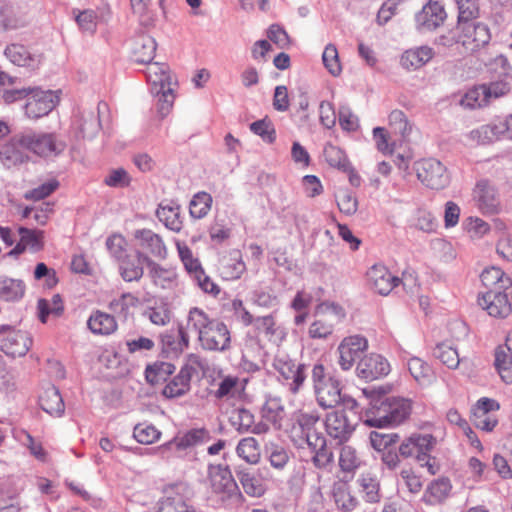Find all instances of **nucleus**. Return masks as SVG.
<instances>
[{"label": "nucleus", "mask_w": 512, "mask_h": 512, "mask_svg": "<svg viewBox=\"0 0 512 512\" xmlns=\"http://www.w3.org/2000/svg\"><path fill=\"white\" fill-rule=\"evenodd\" d=\"M363 393L370 399L371 404L364 415V423L369 427L399 425L411 414V400L387 397V390L382 386L364 388Z\"/></svg>", "instance_id": "f257e3e1"}, {"label": "nucleus", "mask_w": 512, "mask_h": 512, "mask_svg": "<svg viewBox=\"0 0 512 512\" xmlns=\"http://www.w3.org/2000/svg\"><path fill=\"white\" fill-rule=\"evenodd\" d=\"M188 328L198 334V341L204 350L225 351L230 347L231 334L228 327L198 307L191 308L187 318Z\"/></svg>", "instance_id": "f03ea898"}, {"label": "nucleus", "mask_w": 512, "mask_h": 512, "mask_svg": "<svg viewBox=\"0 0 512 512\" xmlns=\"http://www.w3.org/2000/svg\"><path fill=\"white\" fill-rule=\"evenodd\" d=\"M345 316L344 309L339 305L333 303L320 304L315 311L316 318L309 327V336L313 339L327 338Z\"/></svg>", "instance_id": "7ed1b4c3"}, {"label": "nucleus", "mask_w": 512, "mask_h": 512, "mask_svg": "<svg viewBox=\"0 0 512 512\" xmlns=\"http://www.w3.org/2000/svg\"><path fill=\"white\" fill-rule=\"evenodd\" d=\"M28 150L40 158L55 157L61 154L66 145L54 132L26 131Z\"/></svg>", "instance_id": "20e7f679"}, {"label": "nucleus", "mask_w": 512, "mask_h": 512, "mask_svg": "<svg viewBox=\"0 0 512 512\" xmlns=\"http://www.w3.org/2000/svg\"><path fill=\"white\" fill-rule=\"evenodd\" d=\"M456 31L457 42L469 52L484 48L491 40L488 26L475 20L457 23Z\"/></svg>", "instance_id": "39448f33"}, {"label": "nucleus", "mask_w": 512, "mask_h": 512, "mask_svg": "<svg viewBox=\"0 0 512 512\" xmlns=\"http://www.w3.org/2000/svg\"><path fill=\"white\" fill-rule=\"evenodd\" d=\"M24 110L30 119H39L48 115L58 104L59 96L52 90L30 88Z\"/></svg>", "instance_id": "423d86ee"}, {"label": "nucleus", "mask_w": 512, "mask_h": 512, "mask_svg": "<svg viewBox=\"0 0 512 512\" xmlns=\"http://www.w3.org/2000/svg\"><path fill=\"white\" fill-rule=\"evenodd\" d=\"M28 143L25 132L12 136L0 148V161L8 169L30 161Z\"/></svg>", "instance_id": "0eeeda50"}, {"label": "nucleus", "mask_w": 512, "mask_h": 512, "mask_svg": "<svg viewBox=\"0 0 512 512\" xmlns=\"http://www.w3.org/2000/svg\"><path fill=\"white\" fill-rule=\"evenodd\" d=\"M273 366L289 391L293 394L298 393L306 379L305 365L298 364L288 356L282 355L275 358Z\"/></svg>", "instance_id": "6e6552de"}, {"label": "nucleus", "mask_w": 512, "mask_h": 512, "mask_svg": "<svg viewBox=\"0 0 512 512\" xmlns=\"http://www.w3.org/2000/svg\"><path fill=\"white\" fill-rule=\"evenodd\" d=\"M366 282L369 289L381 296H388L402 280L392 274V272L384 265L376 263L366 271Z\"/></svg>", "instance_id": "1a4fd4ad"}, {"label": "nucleus", "mask_w": 512, "mask_h": 512, "mask_svg": "<svg viewBox=\"0 0 512 512\" xmlns=\"http://www.w3.org/2000/svg\"><path fill=\"white\" fill-rule=\"evenodd\" d=\"M418 179L431 189H442L448 184L445 166L438 160L429 158L416 163Z\"/></svg>", "instance_id": "9d476101"}, {"label": "nucleus", "mask_w": 512, "mask_h": 512, "mask_svg": "<svg viewBox=\"0 0 512 512\" xmlns=\"http://www.w3.org/2000/svg\"><path fill=\"white\" fill-rule=\"evenodd\" d=\"M366 337L355 334L344 337L338 346V364L344 371L350 370L360 355L368 349Z\"/></svg>", "instance_id": "9b49d317"}, {"label": "nucleus", "mask_w": 512, "mask_h": 512, "mask_svg": "<svg viewBox=\"0 0 512 512\" xmlns=\"http://www.w3.org/2000/svg\"><path fill=\"white\" fill-rule=\"evenodd\" d=\"M135 245L137 253L141 257L165 259L167 248L162 238L150 229H139L134 232Z\"/></svg>", "instance_id": "f8f14e48"}, {"label": "nucleus", "mask_w": 512, "mask_h": 512, "mask_svg": "<svg viewBox=\"0 0 512 512\" xmlns=\"http://www.w3.org/2000/svg\"><path fill=\"white\" fill-rule=\"evenodd\" d=\"M183 485L173 484L165 487L163 497L158 502L157 512H196L188 503Z\"/></svg>", "instance_id": "ddd939ff"}, {"label": "nucleus", "mask_w": 512, "mask_h": 512, "mask_svg": "<svg viewBox=\"0 0 512 512\" xmlns=\"http://www.w3.org/2000/svg\"><path fill=\"white\" fill-rule=\"evenodd\" d=\"M436 445V438L428 433H414L399 446V453L405 458L416 457L419 461L426 459Z\"/></svg>", "instance_id": "4468645a"}, {"label": "nucleus", "mask_w": 512, "mask_h": 512, "mask_svg": "<svg viewBox=\"0 0 512 512\" xmlns=\"http://www.w3.org/2000/svg\"><path fill=\"white\" fill-rule=\"evenodd\" d=\"M319 419V414L315 411H296L293 415L294 422L290 430L293 441L301 445L302 443H308V438H310L311 435H322L315 431V426Z\"/></svg>", "instance_id": "2eb2a0df"}, {"label": "nucleus", "mask_w": 512, "mask_h": 512, "mask_svg": "<svg viewBox=\"0 0 512 512\" xmlns=\"http://www.w3.org/2000/svg\"><path fill=\"white\" fill-rule=\"evenodd\" d=\"M477 303L494 318H506L512 311L508 295L501 291L489 290L478 296Z\"/></svg>", "instance_id": "dca6fc26"}, {"label": "nucleus", "mask_w": 512, "mask_h": 512, "mask_svg": "<svg viewBox=\"0 0 512 512\" xmlns=\"http://www.w3.org/2000/svg\"><path fill=\"white\" fill-rule=\"evenodd\" d=\"M473 197L478 209L484 215L497 214L501 203L497 189L487 180H481L476 184Z\"/></svg>", "instance_id": "f3484780"}, {"label": "nucleus", "mask_w": 512, "mask_h": 512, "mask_svg": "<svg viewBox=\"0 0 512 512\" xmlns=\"http://www.w3.org/2000/svg\"><path fill=\"white\" fill-rule=\"evenodd\" d=\"M325 431L334 440L343 443L354 431V425L349 421L345 410H335L328 413L324 420Z\"/></svg>", "instance_id": "a211bd4d"}, {"label": "nucleus", "mask_w": 512, "mask_h": 512, "mask_svg": "<svg viewBox=\"0 0 512 512\" xmlns=\"http://www.w3.org/2000/svg\"><path fill=\"white\" fill-rule=\"evenodd\" d=\"M356 371L360 378L372 381L388 375L390 364L383 356L371 353L360 359Z\"/></svg>", "instance_id": "6ab92c4d"}, {"label": "nucleus", "mask_w": 512, "mask_h": 512, "mask_svg": "<svg viewBox=\"0 0 512 512\" xmlns=\"http://www.w3.org/2000/svg\"><path fill=\"white\" fill-rule=\"evenodd\" d=\"M447 17L440 0H430L416 16V23L421 30H434L441 26Z\"/></svg>", "instance_id": "aec40b11"}, {"label": "nucleus", "mask_w": 512, "mask_h": 512, "mask_svg": "<svg viewBox=\"0 0 512 512\" xmlns=\"http://www.w3.org/2000/svg\"><path fill=\"white\" fill-rule=\"evenodd\" d=\"M32 346V338L25 331L12 330L1 340L0 349L7 356L16 358L27 354Z\"/></svg>", "instance_id": "412c9836"}, {"label": "nucleus", "mask_w": 512, "mask_h": 512, "mask_svg": "<svg viewBox=\"0 0 512 512\" xmlns=\"http://www.w3.org/2000/svg\"><path fill=\"white\" fill-rule=\"evenodd\" d=\"M148 267V276L152 283L162 289H171L177 285L178 274L173 267H164L151 258L144 257Z\"/></svg>", "instance_id": "4be33fe9"}, {"label": "nucleus", "mask_w": 512, "mask_h": 512, "mask_svg": "<svg viewBox=\"0 0 512 512\" xmlns=\"http://www.w3.org/2000/svg\"><path fill=\"white\" fill-rule=\"evenodd\" d=\"M495 368L503 382L512 383V331L507 334L505 344L495 351Z\"/></svg>", "instance_id": "5701e85b"}, {"label": "nucleus", "mask_w": 512, "mask_h": 512, "mask_svg": "<svg viewBox=\"0 0 512 512\" xmlns=\"http://www.w3.org/2000/svg\"><path fill=\"white\" fill-rule=\"evenodd\" d=\"M313 453L312 463L318 469H327L334 461V454L328 448L323 435H311L306 443Z\"/></svg>", "instance_id": "b1692460"}, {"label": "nucleus", "mask_w": 512, "mask_h": 512, "mask_svg": "<svg viewBox=\"0 0 512 512\" xmlns=\"http://www.w3.org/2000/svg\"><path fill=\"white\" fill-rule=\"evenodd\" d=\"M209 482L217 494H229L237 487L229 468L221 465L209 467Z\"/></svg>", "instance_id": "393cba45"}, {"label": "nucleus", "mask_w": 512, "mask_h": 512, "mask_svg": "<svg viewBox=\"0 0 512 512\" xmlns=\"http://www.w3.org/2000/svg\"><path fill=\"white\" fill-rule=\"evenodd\" d=\"M451 491L450 479L446 477L435 479L425 489L422 501L430 506L442 504L449 498Z\"/></svg>", "instance_id": "a878e982"}, {"label": "nucleus", "mask_w": 512, "mask_h": 512, "mask_svg": "<svg viewBox=\"0 0 512 512\" xmlns=\"http://www.w3.org/2000/svg\"><path fill=\"white\" fill-rule=\"evenodd\" d=\"M253 327L257 334L263 335L268 341L281 342L286 336L285 329L273 314L255 318Z\"/></svg>", "instance_id": "bb28decb"}, {"label": "nucleus", "mask_w": 512, "mask_h": 512, "mask_svg": "<svg viewBox=\"0 0 512 512\" xmlns=\"http://www.w3.org/2000/svg\"><path fill=\"white\" fill-rule=\"evenodd\" d=\"M246 271V265L239 250H233L220 261L219 272L224 280L239 279Z\"/></svg>", "instance_id": "cd10ccee"}, {"label": "nucleus", "mask_w": 512, "mask_h": 512, "mask_svg": "<svg viewBox=\"0 0 512 512\" xmlns=\"http://www.w3.org/2000/svg\"><path fill=\"white\" fill-rule=\"evenodd\" d=\"M117 262L119 273L124 281H139L142 278L144 274L143 264L145 261H143L141 254H126L117 260Z\"/></svg>", "instance_id": "c85d7f7f"}, {"label": "nucleus", "mask_w": 512, "mask_h": 512, "mask_svg": "<svg viewBox=\"0 0 512 512\" xmlns=\"http://www.w3.org/2000/svg\"><path fill=\"white\" fill-rule=\"evenodd\" d=\"M87 326L93 334L101 336H109L118 329L115 316L100 310H96L90 315Z\"/></svg>", "instance_id": "c756f323"}, {"label": "nucleus", "mask_w": 512, "mask_h": 512, "mask_svg": "<svg viewBox=\"0 0 512 512\" xmlns=\"http://www.w3.org/2000/svg\"><path fill=\"white\" fill-rule=\"evenodd\" d=\"M317 403L324 409L333 408L340 403L341 388L336 378L314 388Z\"/></svg>", "instance_id": "7c9ffc66"}, {"label": "nucleus", "mask_w": 512, "mask_h": 512, "mask_svg": "<svg viewBox=\"0 0 512 512\" xmlns=\"http://www.w3.org/2000/svg\"><path fill=\"white\" fill-rule=\"evenodd\" d=\"M209 439V432L204 428L191 429L181 436H176L167 442L164 447L168 449L186 450L206 442Z\"/></svg>", "instance_id": "2f4dec72"}, {"label": "nucleus", "mask_w": 512, "mask_h": 512, "mask_svg": "<svg viewBox=\"0 0 512 512\" xmlns=\"http://www.w3.org/2000/svg\"><path fill=\"white\" fill-rule=\"evenodd\" d=\"M232 424L240 433L263 434L268 431L265 423H255L254 415L247 409L237 410L232 417Z\"/></svg>", "instance_id": "473e14b6"}, {"label": "nucleus", "mask_w": 512, "mask_h": 512, "mask_svg": "<svg viewBox=\"0 0 512 512\" xmlns=\"http://www.w3.org/2000/svg\"><path fill=\"white\" fill-rule=\"evenodd\" d=\"M246 386V379L234 375L221 377L215 396L218 399L223 398H241Z\"/></svg>", "instance_id": "72a5a7b5"}, {"label": "nucleus", "mask_w": 512, "mask_h": 512, "mask_svg": "<svg viewBox=\"0 0 512 512\" xmlns=\"http://www.w3.org/2000/svg\"><path fill=\"white\" fill-rule=\"evenodd\" d=\"M6 57L15 65L22 67H36L41 62L40 55L31 54L22 44H11L5 49Z\"/></svg>", "instance_id": "f704fd0d"}, {"label": "nucleus", "mask_w": 512, "mask_h": 512, "mask_svg": "<svg viewBox=\"0 0 512 512\" xmlns=\"http://www.w3.org/2000/svg\"><path fill=\"white\" fill-rule=\"evenodd\" d=\"M145 74L153 91L171 87L169 67L164 63L152 62L147 65Z\"/></svg>", "instance_id": "c9c22d12"}, {"label": "nucleus", "mask_w": 512, "mask_h": 512, "mask_svg": "<svg viewBox=\"0 0 512 512\" xmlns=\"http://www.w3.org/2000/svg\"><path fill=\"white\" fill-rule=\"evenodd\" d=\"M156 49V41L148 35H142L134 43L133 59L137 63L149 65L155 57Z\"/></svg>", "instance_id": "e433bc0d"}, {"label": "nucleus", "mask_w": 512, "mask_h": 512, "mask_svg": "<svg viewBox=\"0 0 512 512\" xmlns=\"http://www.w3.org/2000/svg\"><path fill=\"white\" fill-rule=\"evenodd\" d=\"M41 408L52 416H61L65 410L62 396L58 389L50 386L39 397Z\"/></svg>", "instance_id": "4c0bfd02"}, {"label": "nucleus", "mask_w": 512, "mask_h": 512, "mask_svg": "<svg viewBox=\"0 0 512 512\" xmlns=\"http://www.w3.org/2000/svg\"><path fill=\"white\" fill-rule=\"evenodd\" d=\"M481 281L488 288L507 290L512 287L511 278L499 267L485 268L481 273Z\"/></svg>", "instance_id": "58836bf2"}, {"label": "nucleus", "mask_w": 512, "mask_h": 512, "mask_svg": "<svg viewBox=\"0 0 512 512\" xmlns=\"http://www.w3.org/2000/svg\"><path fill=\"white\" fill-rule=\"evenodd\" d=\"M432 57L433 51L429 47L410 49L401 56V65L408 70H415L425 65Z\"/></svg>", "instance_id": "ea45409f"}, {"label": "nucleus", "mask_w": 512, "mask_h": 512, "mask_svg": "<svg viewBox=\"0 0 512 512\" xmlns=\"http://www.w3.org/2000/svg\"><path fill=\"white\" fill-rule=\"evenodd\" d=\"M407 366L411 376L418 384L422 386L431 384L434 373L427 362L419 357H411L407 361Z\"/></svg>", "instance_id": "a19ab883"}, {"label": "nucleus", "mask_w": 512, "mask_h": 512, "mask_svg": "<svg viewBox=\"0 0 512 512\" xmlns=\"http://www.w3.org/2000/svg\"><path fill=\"white\" fill-rule=\"evenodd\" d=\"M25 284L20 279L0 277V298L5 301H17L24 296Z\"/></svg>", "instance_id": "79ce46f5"}, {"label": "nucleus", "mask_w": 512, "mask_h": 512, "mask_svg": "<svg viewBox=\"0 0 512 512\" xmlns=\"http://www.w3.org/2000/svg\"><path fill=\"white\" fill-rule=\"evenodd\" d=\"M236 453L249 464H257L261 458L260 445L254 437L241 439L236 447Z\"/></svg>", "instance_id": "37998d69"}, {"label": "nucleus", "mask_w": 512, "mask_h": 512, "mask_svg": "<svg viewBox=\"0 0 512 512\" xmlns=\"http://www.w3.org/2000/svg\"><path fill=\"white\" fill-rule=\"evenodd\" d=\"M359 491L366 502L375 503L380 500V485L376 477L363 473L358 479Z\"/></svg>", "instance_id": "c03bdc74"}, {"label": "nucleus", "mask_w": 512, "mask_h": 512, "mask_svg": "<svg viewBox=\"0 0 512 512\" xmlns=\"http://www.w3.org/2000/svg\"><path fill=\"white\" fill-rule=\"evenodd\" d=\"M18 234L31 252L37 253L44 249L45 231L20 226Z\"/></svg>", "instance_id": "a18cd8bd"}, {"label": "nucleus", "mask_w": 512, "mask_h": 512, "mask_svg": "<svg viewBox=\"0 0 512 512\" xmlns=\"http://www.w3.org/2000/svg\"><path fill=\"white\" fill-rule=\"evenodd\" d=\"M37 307L39 310V318L42 323H46L49 316H61L64 311L63 300L58 294L53 295L51 300L39 299Z\"/></svg>", "instance_id": "49530a36"}, {"label": "nucleus", "mask_w": 512, "mask_h": 512, "mask_svg": "<svg viewBox=\"0 0 512 512\" xmlns=\"http://www.w3.org/2000/svg\"><path fill=\"white\" fill-rule=\"evenodd\" d=\"M333 498L336 505L345 511H351L357 505V500L351 495L347 482L338 481L334 483Z\"/></svg>", "instance_id": "de8ad7c7"}, {"label": "nucleus", "mask_w": 512, "mask_h": 512, "mask_svg": "<svg viewBox=\"0 0 512 512\" xmlns=\"http://www.w3.org/2000/svg\"><path fill=\"white\" fill-rule=\"evenodd\" d=\"M362 464V459L357 450L344 445L339 453V467L344 473H354Z\"/></svg>", "instance_id": "09e8293b"}, {"label": "nucleus", "mask_w": 512, "mask_h": 512, "mask_svg": "<svg viewBox=\"0 0 512 512\" xmlns=\"http://www.w3.org/2000/svg\"><path fill=\"white\" fill-rule=\"evenodd\" d=\"M487 72L492 78L507 80L512 78V65L504 55H498L486 64Z\"/></svg>", "instance_id": "8fccbe9b"}, {"label": "nucleus", "mask_w": 512, "mask_h": 512, "mask_svg": "<svg viewBox=\"0 0 512 512\" xmlns=\"http://www.w3.org/2000/svg\"><path fill=\"white\" fill-rule=\"evenodd\" d=\"M133 437L140 444H153L161 437V431L153 424L143 422L134 427Z\"/></svg>", "instance_id": "3c124183"}, {"label": "nucleus", "mask_w": 512, "mask_h": 512, "mask_svg": "<svg viewBox=\"0 0 512 512\" xmlns=\"http://www.w3.org/2000/svg\"><path fill=\"white\" fill-rule=\"evenodd\" d=\"M175 371V366L168 362H155L147 366L145 375L148 382L157 384L165 381Z\"/></svg>", "instance_id": "603ef678"}, {"label": "nucleus", "mask_w": 512, "mask_h": 512, "mask_svg": "<svg viewBox=\"0 0 512 512\" xmlns=\"http://www.w3.org/2000/svg\"><path fill=\"white\" fill-rule=\"evenodd\" d=\"M212 197L206 192L195 194L190 202L189 211L193 218L205 217L211 209Z\"/></svg>", "instance_id": "864d4df0"}, {"label": "nucleus", "mask_w": 512, "mask_h": 512, "mask_svg": "<svg viewBox=\"0 0 512 512\" xmlns=\"http://www.w3.org/2000/svg\"><path fill=\"white\" fill-rule=\"evenodd\" d=\"M190 390V382L183 375L178 373L163 388L162 394L166 398H178Z\"/></svg>", "instance_id": "5fc2aeb1"}, {"label": "nucleus", "mask_w": 512, "mask_h": 512, "mask_svg": "<svg viewBox=\"0 0 512 512\" xmlns=\"http://www.w3.org/2000/svg\"><path fill=\"white\" fill-rule=\"evenodd\" d=\"M324 158L326 162L334 168L338 170H346L348 169V164H350L345 152L339 147L333 144H327L323 151Z\"/></svg>", "instance_id": "6e6d98bb"}, {"label": "nucleus", "mask_w": 512, "mask_h": 512, "mask_svg": "<svg viewBox=\"0 0 512 512\" xmlns=\"http://www.w3.org/2000/svg\"><path fill=\"white\" fill-rule=\"evenodd\" d=\"M458 17L457 23L476 20L480 14L479 0H455Z\"/></svg>", "instance_id": "4d7b16f0"}, {"label": "nucleus", "mask_w": 512, "mask_h": 512, "mask_svg": "<svg viewBox=\"0 0 512 512\" xmlns=\"http://www.w3.org/2000/svg\"><path fill=\"white\" fill-rule=\"evenodd\" d=\"M434 355L450 369L457 368L460 363L457 349L447 343L438 344L434 350Z\"/></svg>", "instance_id": "13d9d810"}, {"label": "nucleus", "mask_w": 512, "mask_h": 512, "mask_svg": "<svg viewBox=\"0 0 512 512\" xmlns=\"http://www.w3.org/2000/svg\"><path fill=\"white\" fill-rule=\"evenodd\" d=\"M138 303V299L130 293L121 295L119 298L112 300L109 303V309L111 312L118 316L126 318L132 307H135Z\"/></svg>", "instance_id": "bf43d9fd"}, {"label": "nucleus", "mask_w": 512, "mask_h": 512, "mask_svg": "<svg viewBox=\"0 0 512 512\" xmlns=\"http://www.w3.org/2000/svg\"><path fill=\"white\" fill-rule=\"evenodd\" d=\"M322 61L325 68L333 76H339L342 72V65L339 59L338 50L335 45L328 44L322 54Z\"/></svg>", "instance_id": "052dcab7"}, {"label": "nucleus", "mask_w": 512, "mask_h": 512, "mask_svg": "<svg viewBox=\"0 0 512 512\" xmlns=\"http://www.w3.org/2000/svg\"><path fill=\"white\" fill-rule=\"evenodd\" d=\"M205 370V364L202 358L194 353H191L186 356L185 362L181 367L179 373L183 375L189 382H191L192 377L198 375L200 372Z\"/></svg>", "instance_id": "680f3d73"}, {"label": "nucleus", "mask_w": 512, "mask_h": 512, "mask_svg": "<svg viewBox=\"0 0 512 512\" xmlns=\"http://www.w3.org/2000/svg\"><path fill=\"white\" fill-rule=\"evenodd\" d=\"M388 119L390 127L393 128L395 132H398L404 139L410 135L412 125L403 111L398 109L393 110L389 114Z\"/></svg>", "instance_id": "e2e57ef3"}, {"label": "nucleus", "mask_w": 512, "mask_h": 512, "mask_svg": "<svg viewBox=\"0 0 512 512\" xmlns=\"http://www.w3.org/2000/svg\"><path fill=\"white\" fill-rule=\"evenodd\" d=\"M177 250L179 257L189 274L201 273V264L197 258L193 256L191 249L185 244L177 242Z\"/></svg>", "instance_id": "0e129e2a"}, {"label": "nucleus", "mask_w": 512, "mask_h": 512, "mask_svg": "<svg viewBox=\"0 0 512 512\" xmlns=\"http://www.w3.org/2000/svg\"><path fill=\"white\" fill-rule=\"evenodd\" d=\"M373 140L379 152L384 155H391L394 152L395 144L391 141L388 131L383 127L373 129Z\"/></svg>", "instance_id": "69168bd1"}, {"label": "nucleus", "mask_w": 512, "mask_h": 512, "mask_svg": "<svg viewBox=\"0 0 512 512\" xmlns=\"http://www.w3.org/2000/svg\"><path fill=\"white\" fill-rule=\"evenodd\" d=\"M58 187L59 182L56 179H51L42 183L38 187L25 192L24 198L26 200L40 201L54 193Z\"/></svg>", "instance_id": "338daca9"}, {"label": "nucleus", "mask_w": 512, "mask_h": 512, "mask_svg": "<svg viewBox=\"0 0 512 512\" xmlns=\"http://www.w3.org/2000/svg\"><path fill=\"white\" fill-rule=\"evenodd\" d=\"M250 130L267 143H273L276 140V130L272 122L268 119L253 122L250 125Z\"/></svg>", "instance_id": "774afa93"}]
</instances>
